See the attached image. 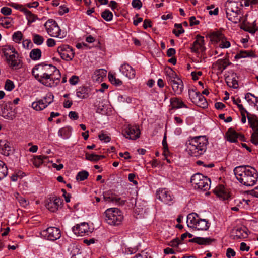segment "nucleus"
Masks as SVG:
<instances>
[{"mask_svg": "<svg viewBox=\"0 0 258 258\" xmlns=\"http://www.w3.org/2000/svg\"><path fill=\"white\" fill-rule=\"evenodd\" d=\"M219 47L221 48H228L230 47V43L229 41L227 40V38L224 36L223 38H222L220 41Z\"/></svg>", "mask_w": 258, "mask_h": 258, "instance_id": "50", "label": "nucleus"}, {"mask_svg": "<svg viewBox=\"0 0 258 258\" xmlns=\"http://www.w3.org/2000/svg\"><path fill=\"white\" fill-rule=\"evenodd\" d=\"M186 223L188 227L202 231L208 230L210 225L208 220L201 219L195 213H191L187 215Z\"/></svg>", "mask_w": 258, "mask_h": 258, "instance_id": "6", "label": "nucleus"}, {"mask_svg": "<svg viewBox=\"0 0 258 258\" xmlns=\"http://www.w3.org/2000/svg\"><path fill=\"white\" fill-rule=\"evenodd\" d=\"M107 71L104 69H99L96 70L93 75V79L98 82L103 81L106 77Z\"/></svg>", "mask_w": 258, "mask_h": 258, "instance_id": "30", "label": "nucleus"}, {"mask_svg": "<svg viewBox=\"0 0 258 258\" xmlns=\"http://www.w3.org/2000/svg\"><path fill=\"white\" fill-rule=\"evenodd\" d=\"M60 77L61 75L59 70L54 67V69L53 70L52 76H50V78L51 81L53 82V84H54L53 87L57 86L59 82Z\"/></svg>", "mask_w": 258, "mask_h": 258, "instance_id": "34", "label": "nucleus"}, {"mask_svg": "<svg viewBox=\"0 0 258 258\" xmlns=\"http://www.w3.org/2000/svg\"><path fill=\"white\" fill-rule=\"evenodd\" d=\"M101 17L106 21H110L113 18V14L109 10L106 9L101 13Z\"/></svg>", "mask_w": 258, "mask_h": 258, "instance_id": "44", "label": "nucleus"}, {"mask_svg": "<svg viewBox=\"0 0 258 258\" xmlns=\"http://www.w3.org/2000/svg\"><path fill=\"white\" fill-rule=\"evenodd\" d=\"M23 34L21 31H17L13 35V40L18 43H19L22 40Z\"/></svg>", "mask_w": 258, "mask_h": 258, "instance_id": "51", "label": "nucleus"}, {"mask_svg": "<svg viewBox=\"0 0 258 258\" xmlns=\"http://www.w3.org/2000/svg\"><path fill=\"white\" fill-rule=\"evenodd\" d=\"M189 97L192 102L198 106H203V107L207 105L206 98L199 92H196L194 89L188 90Z\"/></svg>", "mask_w": 258, "mask_h": 258, "instance_id": "15", "label": "nucleus"}, {"mask_svg": "<svg viewBox=\"0 0 258 258\" xmlns=\"http://www.w3.org/2000/svg\"><path fill=\"white\" fill-rule=\"evenodd\" d=\"M72 231L77 236H83L85 234H88L89 227L88 223L83 222L74 226L72 228Z\"/></svg>", "mask_w": 258, "mask_h": 258, "instance_id": "18", "label": "nucleus"}, {"mask_svg": "<svg viewBox=\"0 0 258 258\" xmlns=\"http://www.w3.org/2000/svg\"><path fill=\"white\" fill-rule=\"evenodd\" d=\"M241 28L245 31L249 32L250 33H254L257 30V29L255 26L251 27L245 24L244 23L242 26L241 27Z\"/></svg>", "mask_w": 258, "mask_h": 258, "instance_id": "52", "label": "nucleus"}, {"mask_svg": "<svg viewBox=\"0 0 258 258\" xmlns=\"http://www.w3.org/2000/svg\"><path fill=\"white\" fill-rule=\"evenodd\" d=\"M224 36V34L218 31L214 32L209 35L210 40L216 43L220 42Z\"/></svg>", "mask_w": 258, "mask_h": 258, "instance_id": "35", "label": "nucleus"}, {"mask_svg": "<svg viewBox=\"0 0 258 258\" xmlns=\"http://www.w3.org/2000/svg\"><path fill=\"white\" fill-rule=\"evenodd\" d=\"M215 239L210 238L195 237L189 240L190 242L196 243L200 245H209Z\"/></svg>", "mask_w": 258, "mask_h": 258, "instance_id": "27", "label": "nucleus"}, {"mask_svg": "<svg viewBox=\"0 0 258 258\" xmlns=\"http://www.w3.org/2000/svg\"><path fill=\"white\" fill-rule=\"evenodd\" d=\"M46 158L47 157L45 156H35L32 159V162L35 167H39L43 163V160Z\"/></svg>", "mask_w": 258, "mask_h": 258, "instance_id": "42", "label": "nucleus"}, {"mask_svg": "<svg viewBox=\"0 0 258 258\" xmlns=\"http://www.w3.org/2000/svg\"><path fill=\"white\" fill-rule=\"evenodd\" d=\"M255 56L254 53L251 51H241L235 56V59H238L241 58H245Z\"/></svg>", "mask_w": 258, "mask_h": 258, "instance_id": "41", "label": "nucleus"}, {"mask_svg": "<svg viewBox=\"0 0 258 258\" xmlns=\"http://www.w3.org/2000/svg\"><path fill=\"white\" fill-rule=\"evenodd\" d=\"M239 110L241 113V115L242 116L241 122L243 123H245L246 121V117L245 116V113L247 114L248 113L247 110L244 108L242 105H238Z\"/></svg>", "mask_w": 258, "mask_h": 258, "instance_id": "49", "label": "nucleus"}, {"mask_svg": "<svg viewBox=\"0 0 258 258\" xmlns=\"http://www.w3.org/2000/svg\"><path fill=\"white\" fill-rule=\"evenodd\" d=\"M47 33L51 37L62 38L61 35V29L57 22L53 19H49L44 24Z\"/></svg>", "mask_w": 258, "mask_h": 258, "instance_id": "10", "label": "nucleus"}, {"mask_svg": "<svg viewBox=\"0 0 258 258\" xmlns=\"http://www.w3.org/2000/svg\"><path fill=\"white\" fill-rule=\"evenodd\" d=\"M79 80V79L78 76L73 75L70 78L69 81L70 84L75 85L78 83Z\"/></svg>", "mask_w": 258, "mask_h": 258, "instance_id": "59", "label": "nucleus"}, {"mask_svg": "<svg viewBox=\"0 0 258 258\" xmlns=\"http://www.w3.org/2000/svg\"><path fill=\"white\" fill-rule=\"evenodd\" d=\"M69 12V8L64 5H61L59 7V10L58 13L60 15H62L64 14Z\"/></svg>", "mask_w": 258, "mask_h": 258, "instance_id": "61", "label": "nucleus"}, {"mask_svg": "<svg viewBox=\"0 0 258 258\" xmlns=\"http://www.w3.org/2000/svg\"><path fill=\"white\" fill-rule=\"evenodd\" d=\"M196 40L193 42L191 47L192 52L195 53L203 52L205 51L204 38L200 35H197Z\"/></svg>", "mask_w": 258, "mask_h": 258, "instance_id": "17", "label": "nucleus"}, {"mask_svg": "<svg viewBox=\"0 0 258 258\" xmlns=\"http://www.w3.org/2000/svg\"><path fill=\"white\" fill-rule=\"evenodd\" d=\"M99 139L105 143L109 142L110 141V137L107 134H105L103 131L98 135Z\"/></svg>", "mask_w": 258, "mask_h": 258, "instance_id": "55", "label": "nucleus"}, {"mask_svg": "<svg viewBox=\"0 0 258 258\" xmlns=\"http://www.w3.org/2000/svg\"><path fill=\"white\" fill-rule=\"evenodd\" d=\"M86 159L90 161L97 162L103 158H105L104 155H98L95 154H89L86 153L85 154Z\"/></svg>", "mask_w": 258, "mask_h": 258, "instance_id": "38", "label": "nucleus"}, {"mask_svg": "<svg viewBox=\"0 0 258 258\" xmlns=\"http://www.w3.org/2000/svg\"><path fill=\"white\" fill-rule=\"evenodd\" d=\"M14 88V84L13 81L10 80H7L5 83V88L6 90L10 91Z\"/></svg>", "mask_w": 258, "mask_h": 258, "instance_id": "56", "label": "nucleus"}, {"mask_svg": "<svg viewBox=\"0 0 258 258\" xmlns=\"http://www.w3.org/2000/svg\"><path fill=\"white\" fill-rule=\"evenodd\" d=\"M235 235L234 239H244L248 237V233L245 227H237L233 230Z\"/></svg>", "mask_w": 258, "mask_h": 258, "instance_id": "25", "label": "nucleus"}, {"mask_svg": "<svg viewBox=\"0 0 258 258\" xmlns=\"http://www.w3.org/2000/svg\"><path fill=\"white\" fill-rule=\"evenodd\" d=\"M0 148L2 149V154L5 156H8L11 152V146L10 143L6 140L0 141Z\"/></svg>", "mask_w": 258, "mask_h": 258, "instance_id": "31", "label": "nucleus"}, {"mask_svg": "<svg viewBox=\"0 0 258 258\" xmlns=\"http://www.w3.org/2000/svg\"><path fill=\"white\" fill-rule=\"evenodd\" d=\"M54 67L51 64H39L33 69L32 74L40 83L47 87H53L54 84L50 78Z\"/></svg>", "mask_w": 258, "mask_h": 258, "instance_id": "3", "label": "nucleus"}, {"mask_svg": "<svg viewBox=\"0 0 258 258\" xmlns=\"http://www.w3.org/2000/svg\"><path fill=\"white\" fill-rule=\"evenodd\" d=\"M8 168L5 163L0 160V181L8 175Z\"/></svg>", "mask_w": 258, "mask_h": 258, "instance_id": "40", "label": "nucleus"}, {"mask_svg": "<svg viewBox=\"0 0 258 258\" xmlns=\"http://www.w3.org/2000/svg\"><path fill=\"white\" fill-rule=\"evenodd\" d=\"M10 104H5L3 106H0V115L5 119L13 120L15 118L14 112L10 110Z\"/></svg>", "mask_w": 258, "mask_h": 258, "instance_id": "21", "label": "nucleus"}, {"mask_svg": "<svg viewBox=\"0 0 258 258\" xmlns=\"http://www.w3.org/2000/svg\"><path fill=\"white\" fill-rule=\"evenodd\" d=\"M215 194L223 200L228 199L229 194L225 191V188L223 185L217 186L214 191Z\"/></svg>", "mask_w": 258, "mask_h": 258, "instance_id": "26", "label": "nucleus"}, {"mask_svg": "<svg viewBox=\"0 0 258 258\" xmlns=\"http://www.w3.org/2000/svg\"><path fill=\"white\" fill-rule=\"evenodd\" d=\"M255 98H257V97L255 96L253 94L250 93H247L245 95V99L247 100V101L249 104H253L254 103Z\"/></svg>", "mask_w": 258, "mask_h": 258, "instance_id": "54", "label": "nucleus"}, {"mask_svg": "<svg viewBox=\"0 0 258 258\" xmlns=\"http://www.w3.org/2000/svg\"><path fill=\"white\" fill-rule=\"evenodd\" d=\"M158 199L169 205L174 203V197L172 193L166 189H159L156 192Z\"/></svg>", "mask_w": 258, "mask_h": 258, "instance_id": "16", "label": "nucleus"}, {"mask_svg": "<svg viewBox=\"0 0 258 258\" xmlns=\"http://www.w3.org/2000/svg\"><path fill=\"white\" fill-rule=\"evenodd\" d=\"M235 252L232 248H228L227 249L226 256L227 257L230 258L231 256H234L235 255Z\"/></svg>", "mask_w": 258, "mask_h": 258, "instance_id": "64", "label": "nucleus"}, {"mask_svg": "<svg viewBox=\"0 0 258 258\" xmlns=\"http://www.w3.org/2000/svg\"><path fill=\"white\" fill-rule=\"evenodd\" d=\"M134 258H152L147 252H142L141 253H139Z\"/></svg>", "mask_w": 258, "mask_h": 258, "instance_id": "63", "label": "nucleus"}, {"mask_svg": "<svg viewBox=\"0 0 258 258\" xmlns=\"http://www.w3.org/2000/svg\"><path fill=\"white\" fill-rule=\"evenodd\" d=\"M62 204V201L59 198L53 197L50 198L46 202V207L52 212H56L59 206Z\"/></svg>", "mask_w": 258, "mask_h": 258, "instance_id": "19", "label": "nucleus"}, {"mask_svg": "<svg viewBox=\"0 0 258 258\" xmlns=\"http://www.w3.org/2000/svg\"><path fill=\"white\" fill-rule=\"evenodd\" d=\"M1 12L4 15H10L12 13V9L9 7H4L1 9Z\"/></svg>", "mask_w": 258, "mask_h": 258, "instance_id": "60", "label": "nucleus"}, {"mask_svg": "<svg viewBox=\"0 0 258 258\" xmlns=\"http://www.w3.org/2000/svg\"><path fill=\"white\" fill-rule=\"evenodd\" d=\"M105 214L106 221L111 225H119L123 219V215L118 208H109L105 211Z\"/></svg>", "mask_w": 258, "mask_h": 258, "instance_id": "9", "label": "nucleus"}, {"mask_svg": "<svg viewBox=\"0 0 258 258\" xmlns=\"http://www.w3.org/2000/svg\"><path fill=\"white\" fill-rule=\"evenodd\" d=\"M17 201L20 203V205L23 207H26L29 205V202L28 200H26L24 197L22 196L17 197Z\"/></svg>", "mask_w": 258, "mask_h": 258, "instance_id": "53", "label": "nucleus"}, {"mask_svg": "<svg viewBox=\"0 0 258 258\" xmlns=\"http://www.w3.org/2000/svg\"><path fill=\"white\" fill-rule=\"evenodd\" d=\"M23 46L25 48L29 49L32 48L33 45L30 39H26L23 41Z\"/></svg>", "mask_w": 258, "mask_h": 258, "instance_id": "57", "label": "nucleus"}, {"mask_svg": "<svg viewBox=\"0 0 258 258\" xmlns=\"http://www.w3.org/2000/svg\"><path fill=\"white\" fill-rule=\"evenodd\" d=\"M202 75V72L201 71L192 72L191 73V75L192 76V79L195 81L198 80L199 76H201Z\"/></svg>", "mask_w": 258, "mask_h": 258, "instance_id": "62", "label": "nucleus"}, {"mask_svg": "<svg viewBox=\"0 0 258 258\" xmlns=\"http://www.w3.org/2000/svg\"><path fill=\"white\" fill-rule=\"evenodd\" d=\"M21 11L26 15V19L28 20V25L29 26L32 22L35 21L36 20L38 19L37 15L33 14L31 11L26 8H23Z\"/></svg>", "mask_w": 258, "mask_h": 258, "instance_id": "32", "label": "nucleus"}, {"mask_svg": "<svg viewBox=\"0 0 258 258\" xmlns=\"http://www.w3.org/2000/svg\"><path fill=\"white\" fill-rule=\"evenodd\" d=\"M41 235L45 238L50 241H55L61 237V232L59 228L55 227H49L41 231Z\"/></svg>", "mask_w": 258, "mask_h": 258, "instance_id": "12", "label": "nucleus"}, {"mask_svg": "<svg viewBox=\"0 0 258 258\" xmlns=\"http://www.w3.org/2000/svg\"><path fill=\"white\" fill-rule=\"evenodd\" d=\"M91 91V88L89 86H80L76 90V96L81 99L88 98L90 95Z\"/></svg>", "mask_w": 258, "mask_h": 258, "instance_id": "20", "label": "nucleus"}, {"mask_svg": "<svg viewBox=\"0 0 258 258\" xmlns=\"http://www.w3.org/2000/svg\"><path fill=\"white\" fill-rule=\"evenodd\" d=\"M89 176V173L86 171H82L78 173L76 179L78 181H83L87 179Z\"/></svg>", "mask_w": 258, "mask_h": 258, "instance_id": "47", "label": "nucleus"}, {"mask_svg": "<svg viewBox=\"0 0 258 258\" xmlns=\"http://www.w3.org/2000/svg\"><path fill=\"white\" fill-rule=\"evenodd\" d=\"M231 63L228 58L219 59L215 62V65L217 66L218 70L222 73Z\"/></svg>", "mask_w": 258, "mask_h": 258, "instance_id": "28", "label": "nucleus"}, {"mask_svg": "<svg viewBox=\"0 0 258 258\" xmlns=\"http://www.w3.org/2000/svg\"><path fill=\"white\" fill-rule=\"evenodd\" d=\"M53 95L48 93L42 99L33 102L32 107L36 111L42 110L53 101Z\"/></svg>", "mask_w": 258, "mask_h": 258, "instance_id": "11", "label": "nucleus"}, {"mask_svg": "<svg viewBox=\"0 0 258 258\" xmlns=\"http://www.w3.org/2000/svg\"><path fill=\"white\" fill-rule=\"evenodd\" d=\"M208 144L205 136L190 137L186 142V151L191 156L199 157L206 152Z\"/></svg>", "mask_w": 258, "mask_h": 258, "instance_id": "2", "label": "nucleus"}, {"mask_svg": "<svg viewBox=\"0 0 258 258\" xmlns=\"http://www.w3.org/2000/svg\"><path fill=\"white\" fill-rule=\"evenodd\" d=\"M182 243L181 240L178 238H176L170 241L168 245L173 248H176L177 251H181L180 249L179 248L178 245Z\"/></svg>", "mask_w": 258, "mask_h": 258, "instance_id": "46", "label": "nucleus"}, {"mask_svg": "<svg viewBox=\"0 0 258 258\" xmlns=\"http://www.w3.org/2000/svg\"><path fill=\"white\" fill-rule=\"evenodd\" d=\"M166 80L168 83L171 86L173 91L175 95H180L182 93L184 85L182 81L177 77V75L170 68L166 71Z\"/></svg>", "mask_w": 258, "mask_h": 258, "instance_id": "7", "label": "nucleus"}, {"mask_svg": "<svg viewBox=\"0 0 258 258\" xmlns=\"http://www.w3.org/2000/svg\"><path fill=\"white\" fill-rule=\"evenodd\" d=\"M103 199L107 202L115 203L122 205H124L126 202V200H121L120 198L110 192H106L103 194Z\"/></svg>", "mask_w": 258, "mask_h": 258, "instance_id": "22", "label": "nucleus"}, {"mask_svg": "<svg viewBox=\"0 0 258 258\" xmlns=\"http://www.w3.org/2000/svg\"><path fill=\"white\" fill-rule=\"evenodd\" d=\"M236 74H233L231 76H227L225 78L226 82L228 86L233 88L238 87V81L236 79Z\"/></svg>", "mask_w": 258, "mask_h": 258, "instance_id": "33", "label": "nucleus"}, {"mask_svg": "<svg viewBox=\"0 0 258 258\" xmlns=\"http://www.w3.org/2000/svg\"><path fill=\"white\" fill-rule=\"evenodd\" d=\"M41 50L39 48L32 49L29 54L30 57L33 60H38L41 57Z\"/></svg>", "mask_w": 258, "mask_h": 258, "instance_id": "37", "label": "nucleus"}, {"mask_svg": "<svg viewBox=\"0 0 258 258\" xmlns=\"http://www.w3.org/2000/svg\"><path fill=\"white\" fill-rule=\"evenodd\" d=\"M32 40L34 43L36 45H40L43 43L44 41V38L40 35L34 33L32 34Z\"/></svg>", "mask_w": 258, "mask_h": 258, "instance_id": "43", "label": "nucleus"}, {"mask_svg": "<svg viewBox=\"0 0 258 258\" xmlns=\"http://www.w3.org/2000/svg\"><path fill=\"white\" fill-rule=\"evenodd\" d=\"M190 182L195 189L207 191L210 188V178L199 173H196L191 176Z\"/></svg>", "mask_w": 258, "mask_h": 258, "instance_id": "8", "label": "nucleus"}, {"mask_svg": "<svg viewBox=\"0 0 258 258\" xmlns=\"http://www.w3.org/2000/svg\"><path fill=\"white\" fill-rule=\"evenodd\" d=\"M57 52L61 58L66 61L73 59L75 55L74 49L68 45H62L57 48Z\"/></svg>", "mask_w": 258, "mask_h": 258, "instance_id": "14", "label": "nucleus"}, {"mask_svg": "<svg viewBox=\"0 0 258 258\" xmlns=\"http://www.w3.org/2000/svg\"><path fill=\"white\" fill-rule=\"evenodd\" d=\"M243 5L239 0H228L225 4V11L227 19L234 23L240 22L241 10Z\"/></svg>", "mask_w": 258, "mask_h": 258, "instance_id": "4", "label": "nucleus"}, {"mask_svg": "<svg viewBox=\"0 0 258 258\" xmlns=\"http://www.w3.org/2000/svg\"><path fill=\"white\" fill-rule=\"evenodd\" d=\"M140 130L136 125H126L122 130V134L124 137L130 140H136L140 136Z\"/></svg>", "mask_w": 258, "mask_h": 258, "instance_id": "13", "label": "nucleus"}, {"mask_svg": "<svg viewBox=\"0 0 258 258\" xmlns=\"http://www.w3.org/2000/svg\"><path fill=\"white\" fill-rule=\"evenodd\" d=\"M71 132V128L69 127H63L58 131V136L63 139L68 138Z\"/></svg>", "mask_w": 258, "mask_h": 258, "instance_id": "39", "label": "nucleus"}, {"mask_svg": "<svg viewBox=\"0 0 258 258\" xmlns=\"http://www.w3.org/2000/svg\"><path fill=\"white\" fill-rule=\"evenodd\" d=\"M3 52L9 67L13 69H18L22 67V61L19 58V54L12 46H6L3 49Z\"/></svg>", "mask_w": 258, "mask_h": 258, "instance_id": "5", "label": "nucleus"}, {"mask_svg": "<svg viewBox=\"0 0 258 258\" xmlns=\"http://www.w3.org/2000/svg\"><path fill=\"white\" fill-rule=\"evenodd\" d=\"M132 5L133 8L140 9L142 6V3L140 0H133L132 2Z\"/></svg>", "mask_w": 258, "mask_h": 258, "instance_id": "58", "label": "nucleus"}, {"mask_svg": "<svg viewBox=\"0 0 258 258\" xmlns=\"http://www.w3.org/2000/svg\"><path fill=\"white\" fill-rule=\"evenodd\" d=\"M253 133L251 135V142L255 145H258V127L253 128Z\"/></svg>", "mask_w": 258, "mask_h": 258, "instance_id": "48", "label": "nucleus"}, {"mask_svg": "<svg viewBox=\"0 0 258 258\" xmlns=\"http://www.w3.org/2000/svg\"><path fill=\"white\" fill-rule=\"evenodd\" d=\"M247 119L250 127L252 129L258 127V118L255 115L247 113Z\"/></svg>", "mask_w": 258, "mask_h": 258, "instance_id": "36", "label": "nucleus"}, {"mask_svg": "<svg viewBox=\"0 0 258 258\" xmlns=\"http://www.w3.org/2000/svg\"><path fill=\"white\" fill-rule=\"evenodd\" d=\"M108 79L112 84L116 86H120L122 84V82L120 79L116 78L115 76L110 73L108 74Z\"/></svg>", "mask_w": 258, "mask_h": 258, "instance_id": "45", "label": "nucleus"}, {"mask_svg": "<svg viewBox=\"0 0 258 258\" xmlns=\"http://www.w3.org/2000/svg\"><path fill=\"white\" fill-rule=\"evenodd\" d=\"M119 70L122 74L129 79H133L135 76V70L127 63L121 65L120 67Z\"/></svg>", "mask_w": 258, "mask_h": 258, "instance_id": "23", "label": "nucleus"}, {"mask_svg": "<svg viewBox=\"0 0 258 258\" xmlns=\"http://www.w3.org/2000/svg\"><path fill=\"white\" fill-rule=\"evenodd\" d=\"M234 173L238 181L244 185H254L258 178L256 170L249 166H239L234 169Z\"/></svg>", "mask_w": 258, "mask_h": 258, "instance_id": "1", "label": "nucleus"}, {"mask_svg": "<svg viewBox=\"0 0 258 258\" xmlns=\"http://www.w3.org/2000/svg\"><path fill=\"white\" fill-rule=\"evenodd\" d=\"M170 103L173 108H187L186 105L179 98L173 97L170 99Z\"/></svg>", "mask_w": 258, "mask_h": 258, "instance_id": "29", "label": "nucleus"}, {"mask_svg": "<svg viewBox=\"0 0 258 258\" xmlns=\"http://www.w3.org/2000/svg\"><path fill=\"white\" fill-rule=\"evenodd\" d=\"M227 139L230 142H236L238 138L243 140L244 136L242 135L239 134L234 130L230 128L226 133Z\"/></svg>", "mask_w": 258, "mask_h": 258, "instance_id": "24", "label": "nucleus"}]
</instances>
